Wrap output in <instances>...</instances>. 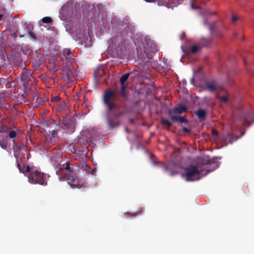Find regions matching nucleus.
Wrapping results in <instances>:
<instances>
[{"instance_id":"50","label":"nucleus","mask_w":254,"mask_h":254,"mask_svg":"<svg viewBox=\"0 0 254 254\" xmlns=\"http://www.w3.org/2000/svg\"><path fill=\"white\" fill-rule=\"evenodd\" d=\"M210 171H209V170H207V171H206V174H207V173L209 172Z\"/></svg>"},{"instance_id":"20","label":"nucleus","mask_w":254,"mask_h":254,"mask_svg":"<svg viewBox=\"0 0 254 254\" xmlns=\"http://www.w3.org/2000/svg\"><path fill=\"white\" fill-rule=\"evenodd\" d=\"M211 42V39L210 38H201L200 40V44L202 45V47H205L208 46Z\"/></svg>"},{"instance_id":"12","label":"nucleus","mask_w":254,"mask_h":254,"mask_svg":"<svg viewBox=\"0 0 254 254\" xmlns=\"http://www.w3.org/2000/svg\"><path fill=\"white\" fill-rule=\"evenodd\" d=\"M171 114H172V111H169V115H170L171 119L172 120V121L178 122H180L181 123H186V124L188 123L187 120L185 118H184L181 116H177L172 115Z\"/></svg>"},{"instance_id":"1","label":"nucleus","mask_w":254,"mask_h":254,"mask_svg":"<svg viewBox=\"0 0 254 254\" xmlns=\"http://www.w3.org/2000/svg\"><path fill=\"white\" fill-rule=\"evenodd\" d=\"M54 166L60 181H66L72 188H80L81 185L77 177V172L69 162L66 161L63 164L57 162Z\"/></svg>"},{"instance_id":"7","label":"nucleus","mask_w":254,"mask_h":254,"mask_svg":"<svg viewBox=\"0 0 254 254\" xmlns=\"http://www.w3.org/2000/svg\"><path fill=\"white\" fill-rule=\"evenodd\" d=\"M146 43L149 48L147 49V47H145L144 52L147 57L149 60L152 58L153 56V54L155 52H157L158 51V49L155 43H153L152 42H146Z\"/></svg>"},{"instance_id":"35","label":"nucleus","mask_w":254,"mask_h":254,"mask_svg":"<svg viewBox=\"0 0 254 254\" xmlns=\"http://www.w3.org/2000/svg\"><path fill=\"white\" fill-rule=\"evenodd\" d=\"M219 98L221 100V101L223 103H227L228 101V98L226 96H220L219 97Z\"/></svg>"},{"instance_id":"28","label":"nucleus","mask_w":254,"mask_h":254,"mask_svg":"<svg viewBox=\"0 0 254 254\" xmlns=\"http://www.w3.org/2000/svg\"><path fill=\"white\" fill-rule=\"evenodd\" d=\"M53 122L54 120H53L52 121H50V122H48L47 121H44L42 123V125L47 127H50L53 125Z\"/></svg>"},{"instance_id":"9","label":"nucleus","mask_w":254,"mask_h":254,"mask_svg":"<svg viewBox=\"0 0 254 254\" xmlns=\"http://www.w3.org/2000/svg\"><path fill=\"white\" fill-rule=\"evenodd\" d=\"M32 72L31 70H25L23 71L21 73V80L22 85L25 88H26L31 81Z\"/></svg>"},{"instance_id":"32","label":"nucleus","mask_w":254,"mask_h":254,"mask_svg":"<svg viewBox=\"0 0 254 254\" xmlns=\"http://www.w3.org/2000/svg\"><path fill=\"white\" fill-rule=\"evenodd\" d=\"M61 98L59 96H56L52 97L51 101L53 102H58L60 101Z\"/></svg>"},{"instance_id":"45","label":"nucleus","mask_w":254,"mask_h":254,"mask_svg":"<svg viewBox=\"0 0 254 254\" xmlns=\"http://www.w3.org/2000/svg\"><path fill=\"white\" fill-rule=\"evenodd\" d=\"M126 131L127 133H129V130L128 128H126Z\"/></svg>"},{"instance_id":"52","label":"nucleus","mask_w":254,"mask_h":254,"mask_svg":"<svg viewBox=\"0 0 254 254\" xmlns=\"http://www.w3.org/2000/svg\"><path fill=\"white\" fill-rule=\"evenodd\" d=\"M23 36H24V35H20V37H23Z\"/></svg>"},{"instance_id":"41","label":"nucleus","mask_w":254,"mask_h":254,"mask_svg":"<svg viewBox=\"0 0 254 254\" xmlns=\"http://www.w3.org/2000/svg\"><path fill=\"white\" fill-rule=\"evenodd\" d=\"M183 131L184 132H190V129L187 127H183Z\"/></svg>"},{"instance_id":"49","label":"nucleus","mask_w":254,"mask_h":254,"mask_svg":"<svg viewBox=\"0 0 254 254\" xmlns=\"http://www.w3.org/2000/svg\"><path fill=\"white\" fill-rule=\"evenodd\" d=\"M174 174H175V173H174L172 172V173H171V176H173V175H174Z\"/></svg>"},{"instance_id":"5","label":"nucleus","mask_w":254,"mask_h":254,"mask_svg":"<svg viewBox=\"0 0 254 254\" xmlns=\"http://www.w3.org/2000/svg\"><path fill=\"white\" fill-rule=\"evenodd\" d=\"M116 90L110 89H107L103 96V103L106 106L107 110L112 111L114 110H118L120 106L114 102L116 98Z\"/></svg>"},{"instance_id":"38","label":"nucleus","mask_w":254,"mask_h":254,"mask_svg":"<svg viewBox=\"0 0 254 254\" xmlns=\"http://www.w3.org/2000/svg\"><path fill=\"white\" fill-rule=\"evenodd\" d=\"M12 37L13 38V39L14 41H16L17 39V35L16 33L14 32H12L11 34Z\"/></svg>"},{"instance_id":"4","label":"nucleus","mask_w":254,"mask_h":254,"mask_svg":"<svg viewBox=\"0 0 254 254\" xmlns=\"http://www.w3.org/2000/svg\"><path fill=\"white\" fill-rule=\"evenodd\" d=\"M203 170L198 166L190 165L185 169V174L182 176L187 182L197 181L200 179V175Z\"/></svg>"},{"instance_id":"15","label":"nucleus","mask_w":254,"mask_h":254,"mask_svg":"<svg viewBox=\"0 0 254 254\" xmlns=\"http://www.w3.org/2000/svg\"><path fill=\"white\" fill-rule=\"evenodd\" d=\"M6 96L4 93H0V105L7 108L9 107V105L5 99Z\"/></svg>"},{"instance_id":"18","label":"nucleus","mask_w":254,"mask_h":254,"mask_svg":"<svg viewBox=\"0 0 254 254\" xmlns=\"http://www.w3.org/2000/svg\"><path fill=\"white\" fill-rule=\"evenodd\" d=\"M203 164L204 165H216V162L214 159H210L209 157H205L203 160Z\"/></svg>"},{"instance_id":"44","label":"nucleus","mask_w":254,"mask_h":254,"mask_svg":"<svg viewBox=\"0 0 254 254\" xmlns=\"http://www.w3.org/2000/svg\"><path fill=\"white\" fill-rule=\"evenodd\" d=\"M3 18V14H0V21Z\"/></svg>"},{"instance_id":"43","label":"nucleus","mask_w":254,"mask_h":254,"mask_svg":"<svg viewBox=\"0 0 254 254\" xmlns=\"http://www.w3.org/2000/svg\"><path fill=\"white\" fill-rule=\"evenodd\" d=\"M147 2H154L156 0H145Z\"/></svg>"},{"instance_id":"55","label":"nucleus","mask_w":254,"mask_h":254,"mask_svg":"<svg viewBox=\"0 0 254 254\" xmlns=\"http://www.w3.org/2000/svg\"><path fill=\"white\" fill-rule=\"evenodd\" d=\"M87 168H88L89 169H90V168L89 167V166H87Z\"/></svg>"},{"instance_id":"33","label":"nucleus","mask_w":254,"mask_h":254,"mask_svg":"<svg viewBox=\"0 0 254 254\" xmlns=\"http://www.w3.org/2000/svg\"><path fill=\"white\" fill-rule=\"evenodd\" d=\"M142 209L141 208H139L138 211L135 212H132L131 214V216H136L138 214H141L142 212Z\"/></svg>"},{"instance_id":"6","label":"nucleus","mask_w":254,"mask_h":254,"mask_svg":"<svg viewBox=\"0 0 254 254\" xmlns=\"http://www.w3.org/2000/svg\"><path fill=\"white\" fill-rule=\"evenodd\" d=\"M63 73L64 76H66L68 80H72V78L74 77L75 70L70 62H66L64 64Z\"/></svg>"},{"instance_id":"8","label":"nucleus","mask_w":254,"mask_h":254,"mask_svg":"<svg viewBox=\"0 0 254 254\" xmlns=\"http://www.w3.org/2000/svg\"><path fill=\"white\" fill-rule=\"evenodd\" d=\"M63 124L66 128L69 129L71 132L73 131V130L74 128L75 125V120L73 117L70 115H66L63 119Z\"/></svg>"},{"instance_id":"24","label":"nucleus","mask_w":254,"mask_h":254,"mask_svg":"<svg viewBox=\"0 0 254 254\" xmlns=\"http://www.w3.org/2000/svg\"><path fill=\"white\" fill-rule=\"evenodd\" d=\"M121 95L123 98H126L127 96L126 93V85H121V89L120 92Z\"/></svg>"},{"instance_id":"29","label":"nucleus","mask_w":254,"mask_h":254,"mask_svg":"<svg viewBox=\"0 0 254 254\" xmlns=\"http://www.w3.org/2000/svg\"><path fill=\"white\" fill-rule=\"evenodd\" d=\"M17 135V132L15 130H10L9 131V137L10 138H14Z\"/></svg>"},{"instance_id":"27","label":"nucleus","mask_w":254,"mask_h":254,"mask_svg":"<svg viewBox=\"0 0 254 254\" xmlns=\"http://www.w3.org/2000/svg\"><path fill=\"white\" fill-rule=\"evenodd\" d=\"M116 42V38H110L109 40V45L110 47L114 48L115 43Z\"/></svg>"},{"instance_id":"54","label":"nucleus","mask_w":254,"mask_h":254,"mask_svg":"<svg viewBox=\"0 0 254 254\" xmlns=\"http://www.w3.org/2000/svg\"><path fill=\"white\" fill-rule=\"evenodd\" d=\"M214 166H216V167H218V166H217V164H216V165H214Z\"/></svg>"},{"instance_id":"22","label":"nucleus","mask_w":254,"mask_h":254,"mask_svg":"<svg viewBox=\"0 0 254 254\" xmlns=\"http://www.w3.org/2000/svg\"><path fill=\"white\" fill-rule=\"evenodd\" d=\"M129 75V73H126L121 77L120 81L121 85H126L125 82L128 79Z\"/></svg>"},{"instance_id":"2","label":"nucleus","mask_w":254,"mask_h":254,"mask_svg":"<svg viewBox=\"0 0 254 254\" xmlns=\"http://www.w3.org/2000/svg\"><path fill=\"white\" fill-rule=\"evenodd\" d=\"M27 177L28 182L32 184L47 185V179L49 176L37 169L32 168L31 172L27 175Z\"/></svg>"},{"instance_id":"36","label":"nucleus","mask_w":254,"mask_h":254,"mask_svg":"<svg viewBox=\"0 0 254 254\" xmlns=\"http://www.w3.org/2000/svg\"><path fill=\"white\" fill-rule=\"evenodd\" d=\"M0 82L3 85H6L8 83H9V81L7 79L3 78L2 79H0Z\"/></svg>"},{"instance_id":"13","label":"nucleus","mask_w":254,"mask_h":254,"mask_svg":"<svg viewBox=\"0 0 254 254\" xmlns=\"http://www.w3.org/2000/svg\"><path fill=\"white\" fill-rule=\"evenodd\" d=\"M16 162L17 167L20 172L24 174L27 173H28L29 174L30 173V172H31L32 168H31L29 166L25 165L21 166L17 161H16Z\"/></svg>"},{"instance_id":"14","label":"nucleus","mask_w":254,"mask_h":254,"mask_svg":"<svg viewBox=\"0 0 254 254\" xmlns=\"http://www.w3.org/2000/svg\"><path fill=\"white\" fill-rule=\"evenodd\" d=\"M63 54L66 59V62H70L73 60V56L71 55V50L69 49H65L64 50Z\"/></svg>"},{"instance_id":"39","label":"nucleus","mask_w":254,"mask_h":254,"mask_svg":"<svg viewBox=\"0 0 254 254\" xmlns=\"http://www.w3.org/2000/svg\"><path fill=\"white\" fill-rule=\"evenodd\" d=\"M52 136L53 138H55L57 135V131L56 130H53L51 132Z\"/></svg>"},{"instance_id":"40","label":"nucleus","mask_w":254,"mask_h":254,"mask_svg":"<svg viewBox=\"0 0 254 254\" xmlns=\"http://www.w3.org/2000/svg\"><path fill=\"white\" fill-rule=\"evenodd\" d=\"M238 19V17L236 15H233L232 18V21L233 22H236Z\"/></svg>"},{"instance_id":"51","label":"nucleus","mask_w":254,"mask_h":254,"mask_svg":"<svg viewBox=\"0 0 254 254\" xmlns=\"http://www.w3.org/2000/svg\"><path fill=\"white\" fill-rule=\"evenodd\" d=\"M193 78H192L191 79V82H192L193 81Z\"/></svg>"},{"instance_id":"17","label":"nucleus","mask_w":254,"mask_h":254,"mask_svg":"<svg viewBox=\"0 0 254 254\" xmlns=\"http://www.w3.org/2000/svg\"><path fill=\"white\" fill-rule=\"evenodd\" d=\"M239 138V137L238 136L234 138L233 133L231 132H229L227 134V137L225 138V140L227 141L229 139L228 142L232 144Z\"/></svg>"},{"instance_id":"23","label":"nucleus","mask_w":254,"mask_h":254,"mask_svg":"<svg viewBox=\"0 0 254 254\" xmlns=\"http://www.w3.org/2000/svg\"><path fill=\"white\" fill-rule=\"evenodd\" d=\"M162 125L166 127L169 128L172 126V123L167 119H162L161 120Z\"/></svg>"},{"instance_id":"30","label":"nucleus","mask_w":254,"mask_h":254,"mask_svg":"<svg viewBox=\"0 0 254 254\" xmlns=\"http://www.w3.org/2000/svg\"><path fill=\"white\" fill-rule=\"evenodd\" d=\"M8 139V137L7 136L0 134V143L2 142H7Z\"/></svg>"},{"instance_id":"53","label":"nucleus","mask_w":254,"mask_h":254,"mask_svg":"<svg viewBox=\"0 0 254 254\" xmlns=\"http://www.w3.org/2000/svg\"><path fill=\"white\" fill-rule=\"evenodd\" d=\"M191 6H192V8H194V7L193 4L191 5Z\"/></svg>"},{"instance_id":"16","label":"nucleus","mask_w":254,"mask_h":254,"mask_svg":"<svg viewBox=\"0 0 254 254\" xmlns=\"http://www.w3.org/2000/svg\"><path fill=\"white\" fill-rule=\"evenodd\" d=\"M194 114L200 120L204 119L206 116V112L203 109H198L194 112Z\"/></svg>"},{"instance_id":"37","label":"nucleus","mask_w":254,"mask_h":254,"mask_svg":"<svg viewBox=\"0 0 254 254\" xmlns=\"http://www.w3.org/2000/svg\"><path fill=\"white\" fill-rule=\"evenodd\" d=\"M212 134H213V135L216 136V137H218V132L215 129H212Z\"/></svg>"},{"instance_id":"57","label":"nucleus","mask_w":254,"mask_h":254,"mask_svg":"<svg viewBox=\"0 0 254 254\" xmlns=\"http://www.w3.org/2000/svg\"><path fill=\"white\" fill-rule=\"evenodd\" d=\"M87 168H88L89 169H90V168L89 167V166H87Z\"/></svg>"},{"instance_id":"56","label":"nucleus","mask_w":254,"mask_h":254,"mask_svg":"<svg viewBox=\"0 0 254 254\" xmlns=\"http://www.w3.org/2000/svg\"><path fill=\"white\" fill-rule=\"evenodd\" d=\"M87 168H88L89 169H90V168L89 167V166H87Z\"/></svg>"},{"instance_id":"19","label":"nucleus","mask_w":254,"mask_h":254,"mask_svg":"<svg viewBox=\"0 0 254 254\" xmlns=\"http://www.w3.org/2000/svg\"><path fill=\"white\" fill-rule=\"evenodd\" d=\"M187 110V108L184 106H179L173 109V113L175 114H181L184 112H185Z\"/></svg>"},{"instance_id":"58","label":"nucleus","mask_w":254,"mask_h":254,"mask_svg":"<svg viewBox=\"0 0 254 254\" xmlns=\"http://www.w3.org/2000/svg\"><path fill=\"white\" fill-rule=\"evenodd\" d=\"M165 168L166 170L167 169V167H166Z\"/></svg>"},{"instance_id":"26","label":"nucleus","mask_w":254,"mask_h":254,"mask_svg":"<svg viewBox=\"0 0 254 254\" xmlns=\"http://www.w3.org/2000/svg\"><path fill=\"white\" fill-rule=\"evenodd\" d=\"M41 21L44 23L51 24L53 22L52 18L50 17H45L41 19Z\"/></svg>"},{"instance_id":"42","label":"nucleus","mask_w":254,"mask_h":254,"mask_svg":"<svg viewBox=\"0 0 254 254\" xmlns=\"http://www.w3.org/2000/svg\"><path fill=\"white\" fill-rule=\"evenodd\" d=\"M95 172H96V170H95V169L94 168V169H92V170H91V173H91V174H92V175H94V174H95Z\"/></svg>"},{"instance_id":"21","label":"nucleus","mask_w":254,"mask_h":254,"mask_svg":"<svg viewBox=\"0 0 254 254\" xmlns=\"http://www.w3.org/2000/svg\"><path fill=\"white\" fill-rule=\"evenodd\" d=\"M10 130V127L4 125L2 123H0V132L7 133Z\"/></svg>"},{"instance_id":"31","label":"nucleus","mask_w":254,"mask_h":254,"mask_svg":"<svg viewBox=\"0 0 254 254\" xmlns=\"http://www.w3.org/2000/svg\"><path fill=\"white\" fill-rule=\"evenodd\" d=\"M29 35L30 37L34 40H36L37 39V36L35 35L34 33H33L32 31L29 32Z\"/></svg>"},{"instance_id":"46","label":"nucleus","mask_w":254,"mask_h":254,"mask_svg":"<svg viewBox=\"0 0 254 254\" xmlns=\"http://www.w3.org/2000/svg\"><path fill=\"white\" fill-rule=\"evenodd\" d=\"M65 107H66V105H65V104H64H64H63V106L62 107V108H63H63H65Z\"/></svg>"},{"instance_id":"3","label":"nucleus","mask_w":254,"mask_h":254,"mask_svg":"<svg viewBox=\"0 0 254 254\" xmlns=\"http://www.w3.org/2000/svg\"><path fill=\"white\" fill-rule=\"evenodd\" d=\"M124 113V112L119 111L118 110H114L112 111L107 110L106 119L109 129L112 130L120 125L121 122L119 118Z\"/></svg>"},{"instance_id":"47","label":"nucleus","mask_w":254,"mask_h":254,"mask_svg":"<svg viewBox=\"0 0 254 254\" xmlns=\"http://www.w3.org/2000/svg\"><path fill=\"white\" fill-rule=\"evenodd\" d=\"M61 160V158L60 157H59L58 158V161L57 162L60 161V162H61L62 161Z\"/></svg>"},{"instance_id":"48","label":"nucleus","mask_w":254,"mask_h":254,"mask_svg":"<svg viewBox=\"0 0 254 254\" xmlns=\"http://www.w3.org/2000/svg\"><path fill=\"white\" fill-rule=\"evenodd\" d=\"M114 22H116V20L115 19H113L112 21V23H113Z\"/></svg>"},{"instance_id":"25","label":"nucleus","mask_w":254,"mask_h":254,"mask_svg":"<svg viewBox=\"0 0 254 254\" xmlns=\"http://www.w3.org/2000/svg\"><path fill=\"white\" fill-rule=\"evenodd\" d=\"M201 47H199L196 45L192 46L190 49V52L192 54L196 53L198 50L201 49Z\"/></svg>"},{"instance_id":"10","label":"nucleus","mask_w":254,"mask_h":254,"mask_svg":"<svg viewBox=\"0 0 254 254\" xmlns=\"http://www.w3.org/2000/svg\"><path fill=\"white\" fill-rule=\"evenodd\" d=\"M118 25V29L121 31H123L122 33L123 35L127 34V32L130 29L129 21L126 18H123L122 20H120Z\"/></svg>"},{"instance_id":"11","label":"nucleus","mask_w":254,"mask_h":254,"mask_svg":"<svg viewBox=\"0 0 254 254\" xmlns=\"http://www.w3.org/2000/svg\"><path fill=\"white\" fill-rule=\"evenodd\" d=\"M204 89L210 92L216 91L217 90L216 81L214 80H212L206 82Z\"/></svg>"},{"instance_id":"34","label":"nucleus","mask_w":254,"mask_h":254,"mask_svg":"<svg viewBox=\"0 0 254 254\" xmlns=\"http://www.w3.org/2000/svg\"><path fill=\"white\" fill-rule=\"evenodd\" d=\"M0 147L4 149H6L7 147V142H2L0 143Z\"/></svg>"}]
</instances>
